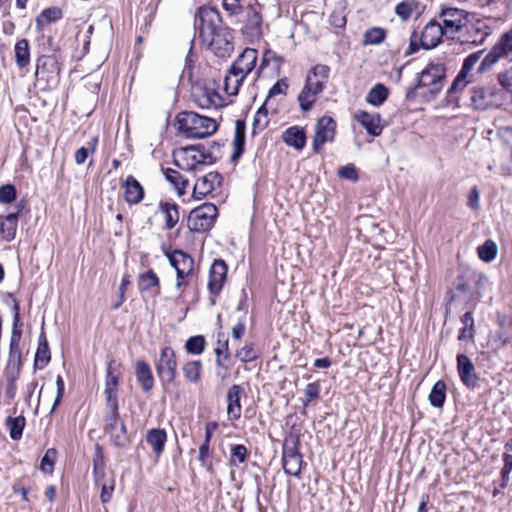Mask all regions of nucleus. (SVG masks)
Returning a JSON list of instances; mask_svg holds the SVG:
<instances>
[{
	"instance_id": "nucleus-1",
	"label": "nucleus",
	"mask_w": 512,
	"mask_h": 512,
	"mask_svg": "<svg viewBox=\"0 0 512 512\" xmlns=\"http://www.w3.org/2000/svg\"><path fill=\"white\" fill-rule=\"evenodd\" d=\"M175 126L187 138H205L217 131L215 119L193 111H182L176 115Z\"/></svg>"
},
{
	"instance_id": "nucleus-2",
	"label": "nucleus",
	"mask_w": 512,
	"mask_h": 512,
	"mask_svg": "<svg viewBox=\"0 0 512 512\" xmlns=\"http://www.w3.org/2000/svg\"><path fill=\"white\" fill-rule=\"evenodd\" d=\"M174 164L181 170L192 172L200 166L215 163V156L205 152L204 144L183 147L173 153Z\"/></svg>"
},
{
	"instance_id": "nucleus-3",
	"label": "nucleus",
	"mask_w": 512,
	"mask_h": 512,
	"mask_svg": "<svg viewBox=\"0 0 512 512\" xmlns=\"http://www.w3.org/2000/svg\"><path fill=\"white\" fill-rule=\"evenodd\" d=\"M225 27L217 8L212 6L198 8L194 17V29L202 41L215 35Z\"/></svg>"
},
{
	"instance_id": "nucleus-4",
	"label": "nucleus",
	"mask_w": 512,
	"mask_h": 512,
	"mask_svg": "<svg viewBox=\"0 0 512 512\" xmlns=\"http://www.w3.org/2000/svg\"><path fill=\"white\" fill-rule=\"evenodd\" d=\"M176 353L171 346L161 349L159 357L155 361V369L162 388L167 391L175 383L177 375Z\"/></svg>"
},
{
	"instance_id": "nucleus-5",
	"label": "nucleus",
	"mask_w": 512,
	"mask_h": 512,
	"mask_svg": "<svg viewBox=\"0 0 512 512\" xmlns=\"http://www.w3.org/2000/svg\"><path fill=\"white\" fill-rule=\"evenodd\" d=\"M512 62V29L503 34L481 61L478 72L490 71L499 61Z\"/></svg>"
},
{
	"instance_id": "nucleus-6",
	"label": "nucleus",
	"mask_w": 512,
	"mask_h": 512,
	"mask_svg": "<svg viewBox=\"0 0 512 512\" xmlns=\"http://www.w3.org/2000/svg\"><path fill=\"white\" fill-rule=\"evenodd\" d=\"M104 423V431L116 447L124 448L130 444L126 425L120 419L118 403H113L112 410L105 415Z\"/></svg>"
},
{
	"instance_id": "nucleus-7",
	"label": "nucleus",
	"mask_w": 512,
	"mask_h": 512,
	"mask_svg": "<svg viewBox=\"0 0 512 512\" xmlns=\"http://www.w3.org/2000/svg\"><path fill=\"white\" fill-rule=\"evenodd\" d=\"M445 76V67L440 63H431L425 68L417 79V84L408 89L406 97L413 98L416 89L421 87H431L430 93L435 96L442 88V79Z\"/></svg>"
},
{
	"instance_id": "nucleus-8",
	"label": "nucleus",
	"mask_w": 512,
	"mask_h": 512,
	"mask_svg": "<svg viewBox=\"0 0 512 512\" xmlns=\"http://www.w3.org/2000/svg\"><path fill=\"white\" fill-rule=\"evenodd\" d=\"M164 254L170 265L176 270V288L180 289L183 286H187L188 278L194 272V259L182 250L165 251Z\"/></svg>"
},
{
	"instance_id": "nucleus-9",
	"label": "nucleus",
	"mask_w": 512,
	"mask_h": 512,
	"mask_svg": "<svg viewBox=\"0 0 512 512\" xmlns=\"http://www.w3.org/2000/svg\"><path fill=\"white\" fill-rule=\"evenodd\" d=\"M217 214L218 209L212 203H205L193 209L189 215V229L199 233L210 230L214 225Z\"/></svg>"
},
{
	"instance_id": "nucleus-10",
	"label": "nucleus",
	"mask_w": 512,
	"mask_h": 512,
	"mask_svg": "<svg viewBox=\"0 0 512 512\" xmlns=\"http://www.w3.org/2000/svg\"><path fill=\"white\" fill-rule=\"evenodd\" d=\"M60 68L54 56L42 55L37 59L36 80L45 82L46 87H53L59 83Z\"/></svg>"
},
{
	"instance_id": "nucleus-11",
	"label": "nucleus",
	"mask_w": 512,
	"mask_h": 512,
	"mask_svg": "<svg viewBox=\"0 0 512 512\" xmlns=\"http://www.w3.org/2000/svg\"><path fill=\"white\" fill-rule=\"evenodd\" d=\"M207 44L209 49L221 58L229 57L234 50L230 29L225 27L211 37L202 41Z\"/></svg>"
},
{
	"instance_id": "nucleus-12",
	"label": "nucleus",
	"mask_w": 512,
	"mask_h": 512,
	"mask_svg": "<svg viewBox=\"0 0 512 512\" xmlns=\"http://www.w3.org/2000/svg\"><path fill=\"white\" fill-rule=\"evenodd\" d=\"M336 122L330 116L321 117L316 124V132L313 138L312 148L319 153L326 142H332L335 137Z\"/></svg>"
},
{
	"instance_id": "nucleus-13",
	"label": "nucleus",
	"mask_w": 512,
	"mask_h": 512,
	"mask_svg": "<svg viewBox=\"0 0 512 512\" xmlns=\"http://www.w3.org/2000/svg\"><path fill=\"white\" fill-rule=\"evenodd\" d=\"M467 12L458 8H445L443 9L439 17L442 20V28L446 32V35H454L455 33L462 30L467 25L466 21Z\"/></svg>"
},
{
	"instance_id": "nucleus-14",
	"label": "nucleus",
	"mask_w": 512,
	"mask_h": 512,
	"mask_svg": "<svg viewBox=\"0 0 512 512\" xmlns=\"http://www.w3.org/2000/svg\"><path fill=\"white\" fill-rule=\"evenodd\" d=\"M245 16L242 33L250 40L259 39L262 36V16L254 6L249 5L242 12Z\"/></svg>"
},
{
	"instance_id": "nucleus-15",
	"label": "nucleus",
	"mask_w": 512,
	"mask_h": 512,
	"mask_svg": "<svg viewBox=\"0 0 512 512\" xmlns=\"http://www.w3.org/2000/svg\"><path fill=\"white\" fill-rule=\"evenodd\" d=\"M222 181V175L216 171L198 178L193 187V197L198 200L203 199L219 188Z\"/></svg>"
},
{
	"instance_id": "nucleus-16",
	"label": "nucleus",
	"mask_w": 512,
	"mask_h": 512,
	"mask_svg": "<svg viewBox=\"0 0 512 512\" xmlns=\"http://www.w3.org/2000/svg\"><path fill=\"white\" fill-rule=\"evenodd\" d=\"M483 54V50L474 52L469 54L463 61L461 70L458 75L454 79L450 92L456 93L459 90H463L466 85L470 82L468 80L469 73L474 68V66L479 62L481 55Z\"/></svg>"
},
{
	"instance_id": "nucleus-17",
	"label": "nucleus",
	"mask_w": 512,
	"mask_h": 512,
	"mask_svg": "<svg viewBox=\"0 0 512 512\" xmlns=\"http://www.w3.org/2000/svg\"><path fill=\"white\" fill-rule=\"evenodd\" d=\"M228 267L224 260L216 259L211 265L207 288L210 295H219L226 281Z\"/></svg>"
},
{
	"instance_id": "nucleus-18",
	"label": "nucleus",
	"mask_w": 512,
	"mask_h": 512,
	"mask_svg": "<svg viewBox=\"0 0 512 512\" xmlns=\"http://www.w3.org/2000/svg\"><path fill=\"white\" fill-rule=\"evenodd\" d=\"M258 52L253 48H246L231 65V73L237 76L246 77L254 68L257 62Z\"/></svg>"
},
{
	"instance_id": "nucleus-19",
	"label": "nucleus",
	"mask_w": 512,
	"mask_h": 512,
	"mask_svg": "<svg viewBox=\"0 0 512 512\" xmlns=\"http://www.w3.org/2000/svg\"><path fill=\"white\" fill-rule=\"evenodd\" d=\"M443 35H446V32L442 25L436 20H431L425 25L421 33L419 39L421 48L425 50L435 48L441 42Z\"/></svg>"
},
{
	"instance_id": "nucleus-20",
	"label": "nucleus",
	"mask_w": 512,
	"mask_h": 512,
	"mask_svg": "<svg viewBox=\"0 0 512 512\" xmlns=\"http://www.w3.org/2000/svg\"><path fill=\"white\" fill-rule=\"evenodd\" d=\"M22 333L11 332L8 361L5 372L21 373L22 352L20 349Z\"/></svg>"
},
{
	"instance_id": "nucleus-21",
	"label": "nucleus",
	"mask_w": 512,
	"mask_h": 512,
	"mask_svg": "<svg viewBox=\"0 0 512 512\" xmlns=\"http://www.w3.org/2000/svg\"><path fill=\"white\" fill-rule=\"evenodd\" d=\"M329 72L330 68L327 65H315L309 70L304 86L318 93H321L324 90L325 84L329 78Z\"/></svg>"
},
{
	"instance_id": "nucleus-22",
	"label": "nucleus",
	"mask_w": 512,
	"mask_h": 512,
	"mask_svg": "<svg viewBox=\"0 0 512 512\" xmlns=\"http://www.w3.org/2000/svg\"><path fill=\"white\" fill-rule=\"evenodd\" d=\"M457 369L463 384L469 388L477 385L478 377L475 373L474 364L467 355H457Z\"/></svg>"
},
{
	"instance_id": "nucleus-23",
	"label": "nucleus",
	"mask_w": 512,
	"mask_h": 512,
	"mask_svg": "<svg viewBox=\"0 0 512 512\" xmlns=\"http://www.w3.org/2000/svg\"><path fill=\"white\" fill-rule=\"evenodd\" d=\"M354 119L365 128L369 135L376 137L382 133L383 126L380 124L381 117L378 113L359 110L354 114Z\"/></svg>"
},
{
	"instance_id": "nucleus-24",
	"label": "nucleus",
	"mask_w": 512,
	"mask_h": 512,
	"mask_svg": "<svg viewBox=\"0 0 512 512\" xmlns=\"http://www.w3.org/2000/svg\"><path fill=\"white\" fill-rule=\"evenodd\" d=\"M124 188V199L130 205L139 204L144 198V188L132 175L127 176L122 184Z\"/></svg>"
},
{
	"instance_id": "nucleus-25",
	"label": "nucleus",
	"mask_w": 512,
	"mask_h": 512,
	"mask_svg": "<svg viewBox=\"0 0 512 512\" xmlns=\"http://www.w3.org/2000/svg\"><path fill=\"white\" fill-rule=\"evenodd\" d=\"M136 380L146 393L154 387V376L150 365L144 360H138L135 364Z\"/></svg>"
},
{
	"instance_id": "nucleus-26",
	"label": "nucleus",
	"mask_w": 512,
	"mask_h": 512,
	"mask_svg": "<svg viewBox=\"0 0 512 512\" xmlns=\"http://www.w3.org/2000/svg\"><path fill=\"white\" fill-rule=\"evenodd\" d=\"M243 388L238 385H232L227 392V413L230 419L238 420L241 416V396Z\"/></svg>"
},
{
	"instance_id": "nucleus-27",
	"label": "nucleus",
	"mask_w": 512,
	"mask_h": 512,
	"mask_svg": "<svg viewBox=\"0 0 512 512\" xmlns=\"http://www.w3.org/2000/svg\"><path fill=\"white\" fill-rule=\"evenodd\" d=\"M246 139V124L244 120H237L233 138L234 151L231 155V161L236 163L244 153Z\"/></svg>"
},
{
	"instance_id": "nucleus-28",
	"label": "nucleus",
	"mask_w": 512,
	"mask_h": 512,
	"mask_svg": "<svg viewBox=\"0 0 512 512\" xmlns=\"http://www.w3.org/2000/svg\"><path fill=\"white\" fill-rule=\"evenodd\" d=\"M282 139L284 143L296 150H302L306 144V134L303 128L298 126H291L287 128L283 134Z\"/></svg>"
},
{
	"instance_id": "nucleus-29",
	"label": "nucleus",
	"mask_w": 512,
	"mask_h": 512,
	"mask_svg": "<svg viewBox=\"0 0 512 512\" xmlns=\"http://www.w3.org/2000/svg\"><path fill=\"white\" fill-rule=\"evenodd\" d=\"M18 226V212H11L5 217L0 216V234L2 238L10 242L16 236Z\"/></svg>"
},
{
	"instance_id": "nucleus-30",
	"label": "nucleus",
	"mask_w": 512,
	"mask_h": 512,
	"mask_svg": "<svg viewBox=\"0 0 512 512\" xmlns=\"http://www.w3.org/2000/svg\"><path fill=\"white\" fill-rule=\"evenodd\" d=\"M493 94V89L490 88H474L471 95L472 104L476 109L486 110L493 105Z\"/></svg>"
},
{
	"instance_id": "nucleus-31",
	"label": "nucleus",
	"mask_w": 512,
	"mask_h": 512,
	"mask_svg": "<svg viewBox=\"0 0 512 512\" xmlns=\"http://www.w3.org/2000/svg\"><path fill=\"white\" fill-rule=\"evenodd\" d=\"M147 443L152 447L156 455H160L167 441V433L164 429H150L146 435Z\"/></svg>"
},
{
	"instance_id": "nucleus-32",
	"label": "nucleus",
	"mask_w": 512,
	"mask_h": 512,
	"mask_svg": "<svg viewBox=\"0 0 512 512\" xmlns=\"http://www.w3.org/2000/svg\"><path fill=\"white\" fill-rule=\"evenodd\" d=\"M163 171L165 179L177 190L178 195H184L189 185L188 179L172 168H166Z\"/></svg>"
},
{
	"instance_id": "nucleus-33",
	"label": "nucleus",
	"mask_w": 512,
	"mask_h": 512,
	"mask_svg": "<svg viewBox=\"0 0 512 512\" xmlns=\"http://www.w3.org/2000/svg\"><path fill=\"white\" fill-rule=\"evenodd\" d=\"M93 476L95 484H100L105 476V459L102 447L99 444L95 445V452L93 456Z\"/></svg>"
},
{
	"instance_id": "nucleus-34",
	"label": "nucleus",
	"mask_w": 512,
	"mask_h": 512,
	"mask_svg": "<svg viewBox=\"0 0 512 512\" xmlns=\"http://www.w3.org/2000/svg\"><path fill=\"white\" fill-rule=\"evenodd\" d=\"M429 403L435 408H442L446 399V384L443 380H438L432 387L428 396Z\"/></svg>"
},
{
	"instance_id": "nucleus-35",
	"label": "nucleus",
	"mask_w": 512,
	"mask_h": 512,
	"mask_svg": "<svg viewBox=\"0 0 512 512\" xmlns=\"http://www.w3.org/2000/svg\"><path fill=\"white\" fill-rule=\"evenodd\" d=\"M221 96L214 89H203L196 102L201 108H211L221 106Z\"/></svg>"
},
{
	"instance_id": "nucleus-36",
	"label": "nucleus",
	"mask_w": 512,
	"mask_h": 512,
	"mask_svg": "<svg viewBox=\"0 0 512 512\" xmlns=\"http://www.w3.org/2000/svg\"><path fill=\"white\" fill-rule=\"evenodd\" d=\"M388 94V88L384 84L378 83L367 93L366 101L369 104L378 107L386 101Z\"/></svg>"
},
{
	"instance_id": "nucleus-37",
	"label": "nucleus",
	"mask_w": 512,
	"mask_h": 512,
	"mask_svg": "<svg viewBox=\"0 0 512 512\" xmlns=\"http://www.w3.org/2000/svg\"><path fill=\"white\" fill-rule=\"evenodd\" d=\"M160 209L165 215V229H173L179 221L178 205L175 203L161 202Z\"/></svg>"
},
{
	"instance_id": "nucleus-38",
	"label": "nucleus",
	"mask_w": 512,
	"mask_h": 512,
	"mask_svg": "<svg viewBox=\"0 0 512 512\" xmlns=\"http://www.w3.org/2000/svg\"><path fill=\"white\" fill-rule=\"evenodd\" d=\"M63 17L62 10L59 7L53 6L44 9L37 17L36 24L38 28L48 25L52 22L58 21Z\"/></svg>"
},
{
	"instance_id": "nucleus-39",
	"label": "nucleus",
	"mask_w": 512,
	"mask_h": 512,
	"mask_svg": "<svg viewBox=\"0 0 512 512\" xmlns=\"http://www.w3.org/2000/svg\"><path fill=\"white\" fill-rule=\"evenodd\" d=\"M15 61L20 68H24L30 61L29 42L27 39H20L15 44Z\"/></svg>"
},
{
	"instance_id": "nucleus-40",
	"label": "nucleus",
	"mask_w": 512,
	"mask_h": 512,
	"mask_svg": "<svg viewBox=\"0 0 512 512\" xmlns=\"http://www.w3.org/2000/svg\"><path fill=\"white\" fill-rule=\"evenodd\" d=\"M26 424V419L24 416L20 415L18 417H7L6 426L9 429V435L13 440H19L22 438L23 430Z\"/></svg>"
},
{
	"instance_id": "nucleus-41",
	"label": "nucleus",
	"mask_w": 512,
	"mask_h": 512,
	"mask_svg": "<svg viewBox=\"0 0 512 512\" xmlns=\"http://www.w3.org/2000/svg\"><path fill=\"white\" fill-rule=\"evenodd\" d=\"M268 123V110L266 108V102H264L254 115L252 124V136H255L259 132L263 131L268 126Z\"/></svg>"
},
{
	"instance_id": "nucleus-42",
	"label": "nucleus",
	"mask_w": 512,
	"mask_h": 512,
	"mask_svg": "<svg viewBox=\"0 0 512 512\" xmlns=\"http://www.w3.org/2000/svg\"><path fill=\"white\" fill-rule=\"evenodd\" d=\"M469 33H471V37L467 38L465 41L478 45L483 44L486 37L490 34L488 27L480 21L470 26Z\"/></svg>"
},
{
	"instance_id": "nucleus-43",
	"label": "nucleus",
	"mask_w": 512,
	"mask_h": 512,
	"mask_svg": "<svg viewBox=\"0 0 512 512\" xmlns=\"http://www.w3.org/2000/svg\"><path fill=\"white\" fill-rule=\"evenodd\" d=\"M477 252L479 258L482 261L489 263L496 258L498 253V247L493 240L487 239L482 245H480L477 248Z\"/></svg>"
},
{
	"instance_id": "nucleus-44",
	"label": "nucleus",
	"mask_w": 512,
	"mask_h": 512,
	"mask_svg": "<svg viewBox=\"0 0 512 512\" xmlns=\"http://www.w3.org/2000/svg\"><path fill=\"white\" fill-rule=\"evenodd\" d=\"M249 457V451L243 444H235L230 449L229 465L238 467L245 463Z\"/></svg>"
},
{
	"instance_id": "nucleus-45",
	"label": "nucleus",
	"mask_w": 512,
	"mask_h": 512,
	"mask_svg": "<svg viewBox=\"0 0 512 512\" xmlns=\"http://www.w3.org/2000/svg\"><path fill=\"white\" fill-rule=\"evenodd\" d=\"M185 378L192 383H196L201 378L202 364L199 360L188 361L183 365Z\"/></svg>"
},
{
	"instance_id": "nucleus-46",
	"label": "nucleus",
	"mask_w": 512,
	"mask_h": 512,
	"mask_svg": "<svg viewBox=\"0 0 512 512\" xmlns=\"http://www.w3.org/2000/svg\"><path fill=\"white\" fill-rule=\"evenodd\" d=\"M245 78L246 77H241L238 74H237V76L234 75L233 73H231V69H229V71L224 79L225 92L231 96L237 95L239 92V88L242 85Z\"/></svg>"
},
{
	"instance_id": "nucleus-47",
	"label": "nucleus",
	"mask_w": 512,
	"mask_h": 512,
	"mask_svg": "<svg viewBox=\"0 0 512 512\" xmlns=\"http://www.w3.org/2000/svg\"><path fill=\"white\" fill-rule=\"evenodd\" d=\"M98 144V137H92L86 144V146L80 147L76 150L74 159L76 164H84L90 153H94Z\"/></svg>"
},
{
	"instance_id": "nucleus-48",
	"label": "nucleus",
	"mask_w": 512,
	"mask_h": 512,
	"mask_svg": "<svg viewBox=\"0 0 512 512\" xmlns=\"http://www.w3.org/2000/svg\"><path fill=\"white\" fill-rule=\"evenodd\" d=\"M318 94V92L304 86L298 95L300 108L305 112L309 111L312 108L314 102L316 101V97Z\"/></svg>"
},
{
	"instance_id": "nucleus-49",
	"label": "nucleus",
	"mask_w": 512,
	"mask_h": 512,
	"mask_svg": "<svg viewBox=\"0 0 512 512\" xmlns=\"http://www.w3.org/2000/svg\"><path fill=\"white\" fill-rule=\"evenodd\" d=\"M418 8L416 0H404L398 3L395 7V13L402 19L407 20L412 16V13Z\"/></svg>"
},
{
	"instance_id": "nucleus-50",
	"label": "nucleus",
	"mask_w": 512,
	"mask_h": 512,
	"mask_svg": "<svg viewBox=\"0 0 512 512\" xmlns=\"http://www.w3.org/2000/svg\"><path fill=\"white\" fill-rule=\"evenodd\" d=\"M386 31L380 27H373L368 29L364 34L363 43L365 45H378L385 39Z\"/></svg>"
},
{
	"instance_id": "nucleus-51",
	"label": "nucleus",
	"mask_w": 512,
	"mask_h": 512,
	"mask_svg": "<svg viewBox=\"0 0 512 512\" xmlns=\"http://www.w3.org/2000/svg\"><path fill=\"white\" fill-rule=\"evenodd\" d=\"M303 464V456L282 460L284 472L288 475L299 477Z\"/></svg>"
},
{
	"instance_id": "nucleus-52",
	"label": "nucleus",
	"mask_w": 512,
	"mask_h": 512,
	"mask_svg": "<svg viewBox=\"0 0 512 512\" xmlns=\"http://www.w3.org/2000/svg\"><path fill=\"white\" fill-rule=\"evenodd\" d=\"M138 286L140 291H146L152 287H158L159 278L153 270H149L139 276Z\"/></svg>"
},
{
	"instance_id": "nucleus-53",
	"label": "nucleus",
	"mask_w": 512,
	"mask_h": 512,
	"mask_svg": "<svg viewBox=\"0 0 512 512\" xmlns=\"http://www.w3.org/2000/svg\"><path fill=\"white\" fill-rule=\"evenodd\" d=\"M205 338L202 335L190 337L185 343V349L188 353L199 355L205 349Z\"/></svg>"
},
{
	"instance_id": "nucleus-54",
	"label": "nucleus",
	"mask_w": 512,
	"mask_h": 512,
	"mask_svg": "<svg viewBox=\"0 0 512 512\" xmlns=\"http://www.w3.org/2000/svg\"><path fill=\"white\" fill-rule=\"evenodd\" d=\"M57 458L55 448H49L41 459L40 470L44 473L51 474L54 470V464Z\"/></svg>"
},
{
	"instance_id": "nucleus-55",
	"label": "nucleus",
	"mask_w": 512,
	"mask_h": 512,
	"mask_svg": "<svg viewBox=\"0 0 512 512\" xmlns=\"http://www.w3.org/2000/svg\"><path fill=\"white\" fill-rule=\"evenodd\" d=\"M49 345H38L34 358V366L43 369L50 361Z\"/></svg>"
},
{
	"instance_id": "nucleus-56",
	"label": "nucleus",
	"mask_w": 512,
	"mask_h": 512,
	"mask_svg": "<svg viewBox=\"0 0 512 512\" xmlns=\"http://www.w3.org/2000/svg\"><path fill=\"white\" fill-rule=\"evenodd\" d=\"M301 453L299 452V440L293 439L291 441L287 440L283 445L282 452V460L301 457Z\"/></svg>"
},
{
	"instance_id": "nucleus-57",
	"label": "nucleus",
	"mask_w": 512,
	"mask_h": 512,
	"mask_svg": "<svg viewBox=\"0 0 512 512\" xmlns=\"http://www.w3.org/2000/svg\"><path fill=\"white\" fill-rule=\"evenodd\" d=\"M504 465L501 469V488H505L510 480V473L512 471V454L503 453Z\"/></svg>"
},
{
	"instance_id": "nucleus-58",
	"label": "nucleus",
	"mask_w": 512,
	"mask_h": 512,
	"mask_svg": "<svg viewBox=\"0 0 512 512\" xmlns=\"http://www.w3.org/2000/svg\"><path fill=\"white\" fill-rule=\"evenodd\" d=\"M19 376H20L19 373L5 372V377H6L5 395L10 400H13L16 396V391H17L16 382H17Z\"/></svg>"
},
{
	"instance_id": "nucleus-59",
	"label": "nucleus",
	"mask_w": 512,
	"mask_h": 512,
	"mask_svg": "<svg viewBox=\"0 0 512 512\" xmlns=\"http://www.w3.org/2000/svg\"><path fill=\"white\" fill-rule=\"evenodd\" d=\"M17 196V191L14 185L6 184L0 186V203H12Z\"/></svg>"
},
{
	"instance_id": "nucleus-60",
	"label": "nucleus",
	"mask_w": 512,
	"mask_h": 512,
	"mask_svg": "<svg viewBox=\"0 0 512 512\" xmlns=\"http://www.w3.org/2000/svg\"><path fill=\"white\" fill-rule=\"evenodd\" d=\"M289 85H288V80L287 78H281L279 79L269 90L268 92V96L265 100V102L267 103L269 101L270 98L272 97H275L279 94H286V91L288 89Z\"/></svg>"
},
{
	"instance_id": "nucleus-61",
	"label": "nucleus",
	"mask_w": 512,
	"mask_h": 512,
	"mask_svg": "<svg viewBox=\"0 0 512 512\" xmlns=\"http://www.w3.org/2000/svg\"><path fill=\"white\" fill-rule=\"evenodd\" d=\"M257 356L252 344L245 345L236 352V357L244 363L254 361Z\"/></svg>"
},
{
	"instance_id": "nucleus-62",
	"label": "nucleus",
	"mask_w": 512,
	"mask_h": 512,
	"mask_svg": "<svg viewBox=\"0 0 512 512\" xmlns=\"http://www.w3.org/2000/svg\"><path fill=\"white\" fill-rule=\"evenodd\" d=\"M321 391L320 384L318 382H312L306 385L304 389V395L307 398L305 402H303L304 406H308V403L319 398Z\"/></svg>"
},
{
	"instance_id": "nucleus-63",
	"label": "nucleus",
	"mask_w": 512,
	"mask_h": 512,
	"mask_svg": "<svg viewBox=\"0 0 512 512\" xmlns=\"http://www.w3.org/2000/svg\"><path fill=\"white\" fill-rule=\"evenodd\" d=\"M222 5L231 17L237 16L245 10L240 4V0H222Z\"/></svg>"
},
{
	"instance_id": "nucleus-64",
	"label": "nucleus",
	"mask_w": 512,
	"mask_h": 512,
	"mask_svg": "<svg viewBox=\"0 0 512 512\" xmlns=\"http://www.w3.org/2000/svg\"><path fill=\"white\" fill-rule=\"evenodd\" d=\"M11 309L13 313V325L11 332L16 331L17 333H22V324L20 322V304L16 299L13 300Z\"/></svg>"
}]
</instances>
